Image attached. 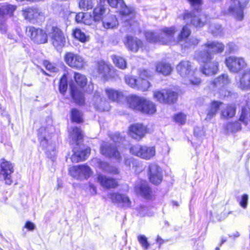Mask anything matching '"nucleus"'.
I'll list each match as a JSON object with an SVG mask.
<instances>
[{"label":"nucleus","mask_w":250,"mask_h":250,"mask_svg":"<svg viewBox=\"0 0 250 250\" xmlns=\"http://www.w3.org/2000/svg\"><path fill=\"white\" fill-rule=\"evenodd\" d=\"M25 32L30 39L37 44H44L48 42L47 34L42 28L29 26L26 27Z\"/></svg>","instance_id":"obj_8"},{"label":"nucleus","mask_w":250,"mask_h":250,"mask_svg":"<svg viewBox=\"0 0 250 250\" xmlns=\"http://www.w3.org/2000/svg\"><path fill=\"white\" fill-rule=\"evenodd\" d=\"M153 95L159 102L171 104L177 101L179 94L177 92L167 88L161 91H156L154 92Z\"/></svg>","instance_id":"obj_10"},{"label":"nucleus","mask_w":250,"mask_h":250,"mask_svg":"<svg viewBox=\"0 0 250 250\" xmlns=\"http://www.w3.org/2000/svg\"><path fill=\"white\" fill-rule=\"evenodd\" d=\"M49 36L51 43L56 49H61L65 46L66 37L60 27L57 25L52 26Z\"/></svg>","instance_id":"obj_7"},{"label":"nucleus","mask_w":250,"mask_h":250,"mask_svg":"<svg viewBox=\"0 0 250 250\" xmlns=\"http://www.w3.org/2000/svg\"><path fill=\"white\" fill-rule=\"evenodd\" d=\"M223 104V103L220 101L214 100L210 103V109H218L219 107Z\"/></svg>","instance_id":"obj_56"},{"label":"nucleus","mask_w":250,"mask_h":250,"mask_svg":"<svg viewBox=\"0 0 250 250\" xmlns=\"http://www.w3.org/2000/svg\"><path fill=\"white\" fill-rule=\"evenodd\" d=\"M53 130V127L51 125H48L46 127L42 126L38 130V137L40 145L44 149L47 156L52 160L57 153L55 143L49 139V134Z\"/></svg>","instance_id":"obj_4"},{"label":"nucleus","mask_w":250,"mask_h":250,"mask_svg":"<svg viewBox=\"0 0 250 250\" xmlns=\"http://www.w3.org/2000/svg\"><path fill=\"white\" fill-rule=\"evenodd\" d=\"M124 44L129 50L134 52H138L144 47V42L141 40L130 35L125 37Z\"/></svg>","instance_id":"obj_18"},{"label":"nucleus","mask_w":250,"mask_h":250,"mask_svg":"<svg viewBox=\"0 0 250 250\" xmlns=\"http://www.w3.org/2000/svg\"><path fill=\"white\" fill-rule=\"evenodd\" d=\"M105 92L108 99L114 102L120 103L124 99L123 92L113 88H106Z\"/></svg>","instance_id":"obj_27"},{"label":"nucleus","mask_w":250,"mask_h":250,"mask_svg":"<svg viewBox=\"0 0 250 250\" xmlns=\"http://www.w3.org/2000/svg\"><path fill=\"white\" fill-rule=\"evenodd\" d=\"M90 153V148L87 147L84 150H78L76 148L73 150V154L72 155L71 161L74 163H78L81 161H83L89 155Z\"/></svg>","instance_id":"obj_29"},{"label":"nucleus","mask_w":250,"mask_h":250,"mask_svg":"<svg viewBox=\"0 0 250 250\" xmlns=\"http://www.w3.org/2000/svg\"><path fill=\"white\" fill-rule=\"evenodd\" d=\"M138 77L125 76V82L130 87L142 91H146L151 86L150 81L153 79V73L148 69H140L138 71Z\"/></svg>","instance_id":"obj_2"},{"label":"nucleus","mask_w":250,"mask_h":250,"mask_svg":"<svg viewBox=\"0 0 250 250\" xmlns=\"http://www.w3.org/2000/svg\"><path fill=\"white\" fill-rule=\"evenodd\" d=\"M94 72L104 82L118 77L117 70L110 62L103 60L96 62Z\"/></svg>","instance_id":"obj_5"},{"label":"nucleus","mask_w":250,"mask_h":250,"mask_svg":"<svg viewBox=\"0 0 250 250\" xmlns=\"http://www.w3.org/2000/svg\"><path fill=\"white\" fill-rule=\"evenodd\" d=\"M230 83V79L226 74L220 75L217 77L214 78L210 83V85L212 88L217 87H224Z\"/></svg>","instance_id":"obj_30"},{"label":"nucleus","mask_w":250,"mask_h":250,"mask_svg":"<svg viewBox=\"0 0 250 250\" xmlns=\"http://www.w3.org/2000/svg\"><path fill=\"white\" fill-rule=\"evenodd\" d=\"M92 163L94 166L99 167L105 172L114 174H117L119 173V171L117 167L110 166L108 163L102 161L98 158L93 159Z\"/></svg>","instance_id":"obj_23"},{"label":"nucleus","mask_w":250,"mask_h":250,"mask_svg":"<svg viewBox=\"0 0 250 250\" xmlns=\"http://www.w3.org/2000/svg\"><path fill=\"white\" fill-rule=\"evenodd\" d=\"M204 112L201 113V116L202 118L204 116L206 120H210L216 113V110H204Z\"/></svg>","instance_id":"obj_55"},{"label":"nucleus","mask_w":250,"mask_h":250,"mask_svg":"<svg viewBox=\"0 0 250 250\" xmlns=\"http://www.w3.org/2000/svg\"><path fill=\"white\" fill-rule=\"evenodd\" d=\"M0 165V180H4L5 183L7 185H11L13 183L11 174L14 172L12 164L4 159H2Z\"/></svg>","instance_id":"obj_14"},{"label":"nucleus","mask_w":250,"mask_h":250,"mask_svg":"<svg viewBox=\"0 0 250 250\" xmlns=\"http://www.w3.org/2000/svg\"><path fill=\"white\" fill-rule=\"evenodd\" d=\"M67 78L65 74H63L60 79L59 83V89L60 93L64 95L67 89Z\"/></svg>","instance_id":"obj_39"},{"label":"nucleus","mask_w":250,"mask_h":250,"mask_svg":"<svg viewBox=\"0 0 250 250\" xmlns=\"http://www.w3.org/2000/svg\"><path fill=\"white\" fill-rule=\"evenodd\" d=\"M173 120L179 125L185 124L187 120V115L183 112H179L173 116Z\"/></svg>","instance_id":"obj_42"},{"label":"nucleus","mask_w":250,"mask_h":250,"mask_svg":"<svg viewBox=\"0 0 250 250\" xmlns=\"http://www.w3.org/2000/svg\"><path fill=\"white\" fill-rule=\"evenodd\" d=\"M110 138L116 144L123 142L124 140V138L121 137L120 134L118 133L113 134Z\"/></svg>","instance_id":"obj_57"},{"label":"nucleus","mask_w":250,"mask_h":250,"mask_svg":"<svg viewBox=\"0 0 250 250\" xmlns=\"http://www.w3.org/2000/svg\"><path fill=\"white\" fill-rule=\"evenodd\" d=\"M89 191H90L91 195H94L96 194L97 188H96V187L93 184L90 183L89 185Z\"/></svg>","instance_id":"obj_61"},{"label":"nucleus","mask_w":250,"mask_h":250,"mask_svg":"<svg viewBox=\"0 0 250 250\" xmlns=\"http://www.w3.org/2000/svg\"><path fill=\"white\" fill-rule=\"evenodd\" d=\"M106 7L104 4L99 2L93 9L91 14L95 23L103 21L106 15Z\"/></svg>","instance_id":"obj_19"},{"label":"nucleus","mask_w":250,"mask_h":250,"mask_svg":"<svg viewBox=\"0 0 250 250\" xmlns=\"http://www.w3.org/2000/svg\"><path fill=\"white\" fill-rule=\"evenodd\" d=\"M221 116L223 119L232 118L235 115V110H221Z\"/></svg>","instance_id":"obj_54"},{"label":"nucleus","mask_w":250,"mask_h":250,"mask_svg":"<svg viewBox=\"0 0 250 250\" xmlns=\"http://www.w3.org/2000/svg\"><path fill=\"white\" fill-rule=\"evenodd\" d=\"M101 152L104 156L114 158L118 161L121 159V156L116 146H112L110 143H103L101 146Z\"/></svg>","instance_id":"obj_16"},{"label":"nucleus","mask_w":250,"mask_h":250,"mask_svg":"<svg viewBox=\"0 0 250 250\" xmlns=\"http://www.w3.org/2000/svg\"><path fill=\"white\" fill-rule=\"evenodd\" d=\"M109 198L112 201L120 207H129L131 201L127 196L118 193H113L109 194Z\"/></svg>","instance_id":"obj_21"},{"label":"nucleus","mask_w":250,"mask_h":250,"mask_svg":"<svg viewBox=\"0 0 250 250\" xmlns=\"http://www.w3.org/2000/svg\"><path fill=\"white\" fill-rule=\"evenodd\" d=\"M200 42V40L196 38H190L188 42V46L189 47H194L199 44Z\"/></svg>","instance_id":"obj_58"},{"label":"nucleus","mask_w":250,"mask_h":250,"mask_svg":"<svg viewBox=\"0 0 250 250\" xmlns=\"http://www.w3.org/2000/svg\"><path fill=\"white\" fill-rule=\"evenodd\" d=\"M79 168L81 179L83 178L86 179L90 177L92 174V171L90 168L87 166L79 165Z\"/></svg>","instance_id":"obj_40"},{"label":"nucleus","mask_w":250,"mask_h":250,"mask_svg":"<svg viewBox=\"0 0 250 250\" xmlns=\"http://www.w3.org/2000/svg\"><path fill=\"white\" fill-rule=\"evenodd\" d=\"M25 228L29 230H33L35 229V226L34 223L28 221L25 225Z\"/></svg>","instance_id":"obj_62"},{"label":"nucleus","mask_w":250,"mask_h":250,"mask_svg":"<svg viewBox=\"0 0 250 250\" xmlns=\"http://www.w3.org/2000/svg\"><path fill=\"white\" fill-rule=\"evenodd\" d=\"M103 26L106 29L113 28L116 26L117 20L115 17H113L111 21H102Z\"/></svg>","instance_id":"obj_53"},{"label":"nucleus","mask_w":250,"mask_h":250,"mask_svg":"<svg viewBox=\"0 0 250 250\" xmlns=\"http://www.w3.org/2000/svg\"><path fill=\"white\" fill-rule=\"evenodd\" d=\"M42 64L45 69L51 72H56L57 71V68L51 62L48 60H43Z\"/></svg>","instance_id":"obj_52"},{"label":"nucleus","mask_w":250,"mask_h":250,"mask_svg":"<svg viewBox=\"0 0 250 250\" xmlns=\"http://www.w3.org/2000/svg\"><path fill=\"white\" fill-rule=\"evenodd\" d=\"M5 16V13L4 12V9L3 7H0V19H4Z\"/></svg>","instance_id":"obj_64"},{"label":"nucleus","mask_w":250,"mask_h":250,"mask_svg":"<svg viewBox=\"0 0 250 250\" xmlns=\"http://www.w3.org/2000/svg\"><path fill=\"white\" fill-rule=\"evenodd\" d=\"M194 69L193 62L187 60L181 61L176 66L177 73L184 79L188 77Z\"/></svg>","instance_id":"obj_15"},{"label":"nucleus","mask_w":250,"mask_h":250,"mask_svg":"<svg viewBox=\"0 0 250 250\" xmlns=\"http://www.w3.org/2000/svg\"><path fill=\"white\" fill-rule=\"evenodd\" d=\"M72 35L75 39L83 43L85 42L88 40V37L86 36L85 34L78 28L73 30Z\"/></svg>","instance_id":"obj_38"},{"label":"nucleus","mask_w":250,"mask_h":250,"mask_svg":"<svg viewBox=\"0 0 250 250\" xmlns=\"http://www.w3.org/2000/svg\"><path fill=\"white\" fill-rule=\"evenodd\" d=\"M115 6L112 8H120L119 14L121 16L126 17L134 14V9L126 5L124 0H117Z\"/></svg>","instance_id":"obj_26"},{"label":"nucleus","mask_w":250,"mask_h":250,"mask_svg":"<svg viewBox=\"0 0 250 250\" xmlns=\"http://www.w3.org/2000/svg\"><path fill=\"white\" fill-rule=\"evenodd\" d=\"M73 79L75 83L70 84V96L76 104L83 106L85 104L84 94L79 89H83L86 86L87 77L81 73L75 72Z\"/></svg>","instance_id":"obj_3"},{"label":"nucleus","mask_w":250,"mask_h":250,"mask_svg":"<svg viewBox=\"0 0 250 250\" xmlns=\"http://www.w3.org/2000/svg\"><path fill=\"white\" fill-rule=\"evenodd\" d=\"M239 120L246 125L250 126V110H241Z\"/></svg>","instance_id":"obj_43"},{"label":"nucleus","mask_w":250,"mask_h":250,"mask_svg":"<svg viewBox=\"0 0 250 250\" xmlns=\"http://www.w3.org/2000/svg\"><path fill=\"white\" fill-rule=\"evenodd\" d=\"M190 29L186 25L184 26L178 36L179 41H181L187 39L190 35Z\"/></svg>","instance_id":"obj_44"},{"label":"nucleus","mask_w":250,"mask_h":250,"mask_svg":"<svg viewBox=\"0 0 250 250\" xmlns=\"http://www.w3.org/2000/svg\"><path fill=\"white\" fill-rule=\"evenodd\" d=\"M205 49L198 51L195 57V60L202 63L200 72L206 77L214 75L219 71V64L217 61H212L213 55L221 54L225 50V45L218 41H209L204 43Z\"/></svg>","instance_id":"obj_1"},{"label":"nucleus","mask_w":250,"mask_h":250,"mask_svg":"<svg viewBox=\"0 0 250 250\" xmlns=\"http://www.w3.org/2000/svg\"><path fill=\"white\" fill-rule=\"evenodd\" d=\"M144 36L146 41L149 43H158L161 45L167 44V41L165 36H161L160 33L158 34L155 32L147 31L145 32Z\"/></svg>","instance_id":"obj_20"},{"label":"nucleus","mask_w":250,"mask_h":250,"mask_svg":"<svg viewBox=\"0 0 250 250\" xmlns=\"http://www.w3.org/2000/svg\"><path fill=\"white\" fill-rule=\"evenodd\" d=\"M83 134L80 128L77 127H73L69 131V138L71 140L70 143H76L78 145L79 142L83 139Z\"/></svg>","instance_id":"obj_32"},{"label":"nucleus","mask_w":250,"mask_h":250,"mask_svg":"<svg viewBox=\"0 0 250 250\" xmlns=\"http://www.w3.org/2000/svg\"><path fill=\"white\" fill-rule=\"evenodd\" d=\"M241 129V124L238 122L229 123L226 125V130L229 132H234Z\"/></svg>","instance_id":"obj_45"},{"label":"nucleus","mask_w":250,"mask_h":250,"mask_svg":"<svg viewBox=\"0 0 250 250\" xmlns=\"http://www.w3.org/2000/svg\"><path fill=\"white\" fill-rule=\"evenodd\" d=\"M248 196L247 195H243L242 197L241 200L240 202V206L245 208H246L248 204Z\"/></svg>","instance_id":"obj_59"},{"label":"nucleus","mask_w":250,"mask_h":250,"mask_svg":"<svg viewBox=\"0 0 250 250\" xmlns=\"http://www.w3.org/2000/svg\"><path fill=\"white\" fill-rule=\"evenodd\" d=\"M183 19L184 20H190V24L198 28H201L208 23V21L206 19L202 21L200 19L197 18L192 12L186 11L183 15Z\"/></svg>","instance_id":"obj_22"},{"label":"nucleus","mask_w":250,"mask_h":250,"mask_svg":"<svg viewBox=\"0 0 250 250\" xmlns=\"http://www.w3.org/2000/svg\"><path fill=\"white\" fill-rule=\"evenodd\" d=\"M155 70L158 73L167 76L171 74L173 69L170 64L168 63L159 62L156 65Z\"/></svg>","instance_id":"obj_34"},{"label":"nucleus","mask_w":250,"mask_h":250,"mask_svg":"<svg viewBox=\"0 0 250 250\" xmlns=\"http://www.w3.org/2000/svg\"><path fill=\"white\" fill-rule=\"evenodd\" d=\"M125 164L126 166L128 167H131V165L132 164L133 169L135 171H137V167L139 168V170H142V168L141 167L140 168L139 165L136 162H134L132 158H125Z\"/></svg>","instance_id":"obj_49"},{"label":"nucleus","mask_w":250,"mask_h":250,"mask_svg":"<svg viewBox=\"0 0 250 250\" xmlns=\"http://www.w3.org/2000/svg\"><path fill=\"white\" fill-rule=\"evenodd\" d=\"M176 32V30L174 27H164L160 30L161 36H165L167 39V44L171 42L174 40L173 37Z\"/></svg>","instance_id":"obj_36"},{"label":"nucleus","mask_w":250,"mask_h":250,"mask_svg":"<svg viewBox=\"0 0 250 250\" xmlns=\"http://www.w3.org/2000/svg\"><path fill=\"white\" fill-rule=\"evenodd\" d=\"M149 177L150 181L155 185L159 184L162 182V169L157 164L152 163L149 166Z\"/></svg>","instance_id":"obj_17"},{"label":"nucleus","mask_w":250,"mask_h":250,"mask_svg":"<svg viewBox=\"0 0 250 250\" xmlns=\"http://www.w3.org/2000/svg\"><path fill=\"white\" fill-rule=\"evenodd\" d=\"M111 58L113 63L118 68L122 70L127 68L126 61L122 57L117 55H113Z\"/></svg>","instance_id":"obj_37"},{"label":"nucleus","mask_w":250,"mask_h":250,"mask_svg":"<svg viewBox=\"0 0 250 250\" xmlns=\"http://www.w3.org/2000/svg\"><path fill=\"white\" fill-rule=\"evenodd\" d=\"M64 61L69 67L77 70H81L85 66L84 59L78 54L72 52H66L64 55Z\"/></svg>","instance_id":"obj_13"},{"label":"nucleus","mask_w":250,"mask_h":250,"mask_svg":"<svg viewBox=\"0 0 250 250\" xmlns=\"http://www.w3.org/2000/svg\"><path fill=\"white\" fill-rule=\"evenodd\" d=\"M239 86L243 90L250 89V68L242 74L239 81Z\"/></svg>","instance_id":"obj_31"},{"label":"nucleus","mask_w":250,"mask_h":250,"mask_svg":"<svg viewBox=\"0 0 250 250\" xmlns=\"http://www.w3.org/2000/svg\"><path fill=\"white\" fill-rule=\"evenodd\" d=\"M137 239L144 250H146L148 249L150 245L147 241V238L145 235L140 234L138 235Z\"/></svg>","instance_id":"obj_47"},{"label":"nucleus","mask_w":250,"mask_h":250,"mask_svg":"<svg viewBox=\"0 0 250 250\" xmlns=\"http://www.w3.org/2000/svg\"><path fill=\"white\" fill-rule=\"evenodd\" d=\"M78 5L80 8L86 11L92 8L93 2L92 0H79Z\"/></svg>","instance_id":"obj_46"},{"label":"nucleus","mask_w":250,"mask_h":250,"mask_svg":"<svg viewBox=\"0 0 250 250\" xmlns=\"http://www.w3.org/2000/svg\"><path fill=\"white\" fill-rule=\"evenodd\" d=\"M71 119L73 122L83 123V112L81 110H71Z\"/></svg>","instance_id":"obj_41"},{"label":"nucleus","mask_w":250,"mask_h":250,"mask_svg":"<svg viewBox=\"0 0 250 250\" xmlns=\"http://www.w3.org/2000/svg\"><path fill=\"white\" fill-rule=\"evenodd\" d=\"M21 12L24 19L33 24L38 22L44 17L42 10L35 6L23 8Z\"/></svg>","instance_id":"obj_11"},{"label":"nucleus","mask_w":250,"mask_h":250,"mask_svg":"<svg viewBox=\"0 0 250 250\" xmlns=\"http://www.w3.org/2000/svg\"><path fill=\"white\" fill-rule=\"evenodd\" d=\"M4 9V12L6 15H8L10 16L13 15L14 11L17 8V6L15 5H12L10 4H7L4 6H3Z\"/></svg>","instance_id":"obj_51"},{"label":"nucleus","mask_w":250,"mask_h":250,"mask_svg":"<svg viewBox=\"0 0 250 250\" xmlns=\"http://www.w3.org/2000/svg\"><path fill=\"white\" fill-rule=\"evenodd\" d=\"M194 134L196 136H201L204 134V131L201 127H195L194 129Z\"/></svg>","instance_id":"obj_60"},{"label":"nucleus","mask_w":250,"mask_h":250,"mask_svg":"<svg viewBox=\"0 0 250 250\" xmlns=\"http://www.w3.org/2000/svg\"><path fill=\"white\" fill-rule=\"evenodd\" d=\"M96 180L101 186L107 188H114L118 185L117 182L115 179L101 174H97Z\"/></svg>","instance_id":"obj_25"},{"label":"nucleus","mask_w":250,"mask_h":250,"mask_svg":"<svg viewBox=\"0 0 250 250\" xmlns=\"http://www.w3.org/2000/svg\"><path fill=\"white\" fill-rule=\"evenodd\" d=\"M129 134L136 139H140L146 133V127L142 124H134L130 126Z\"/></svg>","instance_id":"obj_24"},{"label":"nucleus","mask_w":250,"mask_h":250,"mask_svg":"<svg viewBox=\"0 0 250 250\" xmlns=\"http://www.w3.org/2000/svg\"><path fill=\"white\" fill-rule=\"evenodd\" d=\"M190 5L194 8V10L197 12H200L201 6L203 4L202 0H187Z\"/></svg>","instance_id":"obj_48"},{"label":"nucleus","mask_w":250,"mask_h":250,"mask_svg":"<svg viewBox=\"0 0 250 250\" xmlns=\"http://www.w3.org/2000/svg\"><path fill=\"white\" fill-rule=\"evenodd\" d=\"M100 2L101 3L102 2H104L106 1L108 5L111 7H112L113 6H115V4L116 3V2L117 1V0H100Z\"/></svg>","instance_id":"obj_63"},{"label":"nucleus","mask_w":250,"mask_h":250,"mask_svg":"<svg viewBox=\"0 0 250 250\" xmlns=\"http://www.w3.org/2000/svg\"><path fill=\"white\" fill-rule=\"evenodd\" d=\"M194 72L190 73V75L187 79L188 80V84L193 86H198L202 84L203 81L200 77V74L197 69L195 68Z\"/></svg>","instance_id":"obj_35"},{"label":"nucleus","mask_w":250,"mask_h":250,"mask_svg":"<svg viewBox=\"0 0 250 250\" xmlns=\"http://www.w3.org/2000/svg\"><path fill=\"white\" fill-rule=\"evenodd\" d=\"M130 152L142 159L149 160L155 156L156 152L154 147L137 144L131 146Z\"/></svg>","instance_id":"obj_9"},{"label":"nucleus","mask_w":250,"mask_h":250,"mask_svg":"<svg viewBox=\"0 0 250 250\" xmlns=\"http://www.w3.org/2000/svg\"><path fill=\"white\" fill-rule=\"evenodd\" d=\"M125 104L133 109H156V105L151 101L136 95L124 97Z\"/></svg>","instance_id":"obj_6"},{"label":"nucleus","mask_w":250,"mask_h":250,"mask_svg":"<svg viewBox=\"0 0 250 250\" xmlns=\"http://www.w3.org/2000/svg\"><path fill=\"white\" fill-rule=\"evenodd\" d=\"M225 62L229 70L233 73L239 72L245 69L247 65L243 58L233 56L226 58Z\"/></svg>","instance_id":"obj_12"},{"label":"nucleus","mask_w":250,"mask_h":250,"mask_svg":"<svg viewBox=\"0 0 250 250\" xmlns=\"http://www.w3.org/2000/svg\"><path fill=\"white\" fill-rule=\"evenodd\" d=\"M69 173L70 175L74 178L77 179H81L79 166L70 167L69 169Z\"/></svg>","instance_id":"obj_50"},{"label":"nucleus","mask_w":250,"mask_h":250,"mask_svg":"<svg viewBox=\"0 0 250 250\" xmlns=\"http://www.w3.org/2000/svg\"><path fill=\"white\" fill-rule=\"evenodd\" d=\"M136 191L144 198L149 199L151 196V190L146 181H141L135 187Z\"/></svg>","instance_id":"obj_28"},{"label":"nucleus","mask_w":250,"mask_h":250,"mask_svg":"<svg viewBox=\"0 0 250 250\" xmlns=\"http://www.w3.org/2000/svg\"><path fill=\"white\" fill-rule=\"evenodd\" d=\"M75 21L77 23H83L87 25H90L94 22V18L92 15L80 12L77 13L75 16Z\"/></svg>","instance_id":"obj_33"}]
</instances>
